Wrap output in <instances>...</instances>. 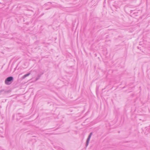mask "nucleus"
<instances>
[{"instance_id": "nucleus-3", "label": "nucleus", "mask_w": 150, "mask_h": 150, "mask_svg": "<svg viewBox=\"0 0 150 150\" xmlns=\"http://www.w3.org/2000/svg\"><path fill=\"white\" fill-rule=\"evenodd\" d=\"M43 72H41L40 74H38L37 77L35 79V81H37L40 78L41 75L43 74Z\"/></svg>"}, {"instance_id": "nucleus-2", "label": "nucleus", "mask_w": 150, "mask_h": 150, "mask_svg": "<svg viewBox=\"0 0 150 150\" xmlns=\"http://www.w3.org/2000/svg\"><path fill=\"white\" fill-rule=\"evenodd\" d=\"M93 133L92 132L90 133L89 135H88V138L87 139L86 142V147H87L88 144V143L90 139V138L91 137V135H92Z\"/></svg>"}, {"instance_id": "nucleus-5", "label": "nucleus", "mask_w": 150, "mask_h": 150, "mask_svg": "<svg viewBox=\"0 0 150 150\" xmlns=\"http://www.w3.org/2000/svg\"><path fill=\"white\" fill-rule=\"evenodd\" d=\"M30 74V73H28L26 74H25L23 76V79H25L26 77L29 76Z\"/></svg>"}, {"instance_id": "nucleus-1", "label": "nucleus", "mask_w": 150, "mask_h": 150, "mask_svg": "<svg viewBox=\"0 0 150 150\" xmlns=\"http://www.w3.org/2000/svg\"><path fill=\"white\" fill-rule=\"evenodd\" d=\"M13 79L14 78L13 76L8 77L6 79L5 83L6 85H10L13 81Z\"/></svg>"}, {"instance_id": "nucleus-6", "label": "nucleus", "mask_w": 150, "mask_h": 150, "mask_svg": "<svg viewBox=\"0 0 150 150\" xmlns=\"http://www.w3.org/2000/svg\"><path fill=\"white\" fill-rule=\"evenodd\" d=\"M105 2V0L104 1V2Z\"/></svg>"}, {"instance_id": "nucleus-4", "label": "nucleus", "mask_w": 150, "mask_h": 150, "mask_svg": "<svg viewBox=\"0 0 150 150\" xmlns=\"http://www.w3.org/2000/svg\"><path fill=\"white\" fill-rule=\"evenodd\" d=\"M6 91H4V90H3V89H2V90H0V95L1 94H4V93H6Z\"/></svg>"}]
</instances>
